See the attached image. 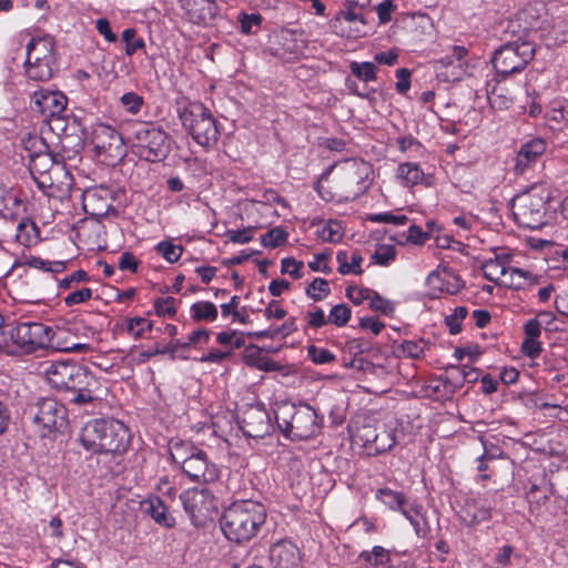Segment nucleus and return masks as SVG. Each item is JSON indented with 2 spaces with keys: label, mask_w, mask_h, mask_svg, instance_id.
Listing matches in <instances>:
<instances>
[{
  "label": "nucleus",
  "mask_w": 568,
  "mask_h": 568,
  "mask_svg": "<svg viewBox=\"0 0 568 568\" xmlns=\"http://www.w3.org/2000/svg\"><path fill=\"white\" fill-rule=\"evenodd\" d=\"M427 343L420 341H404L398 347L397 352L400 356H405L413 359H418L425 356V348Z\"/></svg>",
  "instance_id": "a19ab883"
},
{
  "label": "nucleus",
  "mask_w": 568,
  "mask_h": 568,
  "mask_svg": "<svg viewBox=\"0 0 568 568\" xmlns=\"http://www.w3.org/2000/svg\"><path fill=\"white\" fill-rule=\"evenodd\" d=\"M144 510L153 520L166 528L173 527L175 524L174 517L168 511V507L159 497H151L143 503Z\"/></svg>",
  "instance_id": "cd10ccee"
},
{
  "label": "nucleus",
  "mask_w": 568,
  "mask_h": 568,
  "mask_svg": "<svg viewBox=\"0 0 568 568\" xmlns=\"http://www.w3.org/2000/svg\"><path fill=\"white\" fill-rule=\"evenodd\" d=\"M317 235L323 242L336 243L343 237L342 226L337 221L329 220L317 231Z\"/></svg>",
  "instance_id": "a18cd8bd"
},
{
  "label": "nucleus",
  "mask_w": 568,
  "mask_h": 568,
  "mask_svg": "<svg viewBox=\"0 0 568 568\" xmlns=\"http://www.w3.org/2000/svg\"><path fill=\"white\" fill-rule=\"evenodd\" d=\"M428 295L438 298L442 294H457L463 287L460 277L446 267H437L426 278Z\"/></svg>",
  "instance_id": "a211bd4d"
},
{
  "label": "nucleus",
  "mask_w": 568,
  "mask_h": 568,
  "mask_svg": "<svg viewBox=\"0 0 568 568\" xmlns=\"http://www.w3.org/2000/svg\"><path fill=\"white\" fill-rule=\"evenodd\" d=\"M33 110L43 118L62 115L67 109L68 99L60 91L41 89L33 94Z\"/></svg>",
  "instance_id": "412c9836"
},
{
  "label": "nucleus",
  "mask_w": 568,
  "mask_h": 568,
  "mask_svg": "<svg viewBox=\"0 0 568 568\" xmlns=\"http://www.w3.org/2000/svg\"><path fill=\"white\" fill-rule=\"evenodd\" d=\"M268 558L271 564L278 568H294L302 561L298 547L288 539H281L270 548Z\"/></svg>",
  "instance_id": "4be33fe9"
},
{
  "label": "nucleus",
  "mask_w": 568,
  "mask_h": 568,
  "mask_svg": "<svg viewBox=\"0 0 568 568\" xmlns=\"http://www.w3.org/2000/svg\"><path fill=\"white\" fill-rule=\"evenodd\" d=\"M305 321L307 328L312 329H320L329 323L328 316L318 306H314L313 310L305 313Z\"/></svg>",
  "instance_id": "864d4df0"
},
{
  "label": "nucleus",
  "mask_w": 568,
  "mask_h": 568,
  "mask_svg": "<svg viewBox=\"0 0 568 568\" xmlns=\"http://www.w3.org/2000/svg\"><path fill=\"white\" fill-rule=\"evenodd\" d=\"M547 149V142L541 138H534L524 142L515 158L514 171L516 174H525L541 159Z\"/></svg>",
  "instance_id": "aec40b11"
},
{
  "label": "nucleus",
  "mask_w": 568,
  "mask_h": 568,
  "mask_svg": "<svg viewBox=\"0 0 568 568\" xmlns=\"http://www.w3.org/2000/svg\"><path fill=\"white\" fill-rule=\"evenodd\" d=\"M361 18H363V16L359 9L347 8L345 10H341L333 22V28L335 31H338L341 28H344L345 26L353 23L354 20H358Z\"/></svg>",
  "instance_id": "5fc2aeb1"
},
{
  "label": "nucleus",
  "mask_w": 568,
  "mask_h": 568,
  "mask_svg": "<svg viewBox=\"0 0 568 568\" xmlns=\"http://www.w3.org/2000/svg\"><path fill=\"white\" fill-rule=\"evenodd\" d=\"M34 426L38 427L41 436H47L53 430L67 426V409L64 405L51 397L39 398L28 408Z\"/></svg>",
  "instance_id": "9d476101"
},
{
  "label": "nucleus",
  "mask_w": 568,
  "mask_h": 568,
  "mask_svg": "<svg viewBox=\"0 0 568 568\" xmlns=\"http://www.w3.org/2000/svg\"><path fill=\"white\" fill-rule=\"evenodd\" d=\"M91 142L99 154H104L111 158H119L123 155L122 136L110 125H95L92 132Z\"/></svg>",
  "instance_id": "f3484780"
},
{
  "label": "nucleus",
  "mask_w": 568,
  "mask_h": 568,
  "mask_svg": "<svg viewBox=\"0 0 568 568\" xmlns=\"http://www.w3.org/2000/svg\"><path fill=\"white\" fill-rule=\"evenodd\" d=\"M64 398L70 405L84 407L100 403L103 388L100 378L85 365H80Z\"/></svg>",
  "instance_id": "6e6552de"
},
{
  "label": "nucleus",
  "mask_w": 568,
  "mask_h": 568,
  "mask_svg": "<svg viewBox=\"0 0 568 568\" xmlns=\"http://www.w3.org/2000/svg\"><path fill=\"white\" fill-rule=\"evenodd\" d=\"M304 267V263L301 261H296L293 257H285L281 262V271L282 273L288 274L293 278H301L303 274L301 273Z\"/></svg>",
  "instance_id": "69168bd1"
},
{
  "label": "nucleus",
  "mask_w": 568,
  "mask_h": 568,
  "mask_svg": "<svg viewBox=\"0 0 568 568\" xmlns=\"http://www.w3.org/2000/svg\"><path fill=\"white\" fill-rule=\"evenodd\" d=\"M532 54L534 49L528 43L506 44L495 51L491 63L495 71H521Z\"/></svg>",
  "instance_id": "f8f14e48"
},
{
  "label": "nucleus",
  "mask_w": 568,
  "mask_h": 568,
  "mask_svg": "<svg viewBox=\"0 0 568 568\" xmlns=\"http://www.w3.org/2000/svg\"><path fill=\"white\" fill-rule=\"evenodd\" d=\"M375 498L393 511H399L407 505V497L403 491L393 490L388 487L377 489Z\"/></svg>",
  "instance_id": "2f4dec72"
},
{
  "label": "nucleus",
  "mask_w": 568,
  "mask_h": 568,
  "mask_svg": "<svg viewBox=\"0 0 568 568\" xmlns=\"http://www.w3.org/2000/svg\"><path fill=\"white\" fill-rule=\"evenodd\" d=\"M368 306L373 312L379 313L384 316L392 317L395 313V303L385 298L376 291H373L371 294Z\"/></svg>",
  "instance_id": "58836bf2"
},
{
  "label": "nucleus",
  "mask_w": 568,
  "mask_h": 568,
  "mask_svg": "<svg viewBox=\"0 0 568 568\" xmlns=\"http://www.w3.org/2000/svg\"><path fill=\"white\" fill-rule=\"evenodd\" d=\"M373 290L366 287L348 286L346 297L355 305H361L365 301L369 302Z\"/></svg>",
  "instance_id": "680f3d73"
},
{
  "label": "nucleus",
  "mask_w": 568,
  "mask_h": 568,
  "mask_svg": "<svg viewBox=\"0 0 568 568\" xmlns=\"http://www.w3.org/2000/svg\"><path fill=\"white\" fill-rule=\"evenodd\" d=\"M351 316V308L346 304L341 303L332 307L328 314V321L337 327H343L348 323Z\"/></svg>",
  "instance_id": "3c124183"
},
{
  "label": "nucleus",
  "mask_w": 568,
  "mask_h": 568,
  "mask_svg": "<svg viewBox=\"0 0 568 568\" xmlns=\"http://www.w3.org/2000/svg\"><path fill=\"white\" fill-rule=\"evenodd\" d=\"M129 139L133 153L144 161L159 162L170 153L169 135L155 123H134L130 128Z\"/></svg>",
  "instance_id": "39448f33"
},
{
  "label": "nucleus",
  "mask_w": 568,
  "mask_h": 568,
  "mask_svg": "<svg viewBox=\"0 0 568 568\" xmlns=\"http://www.w3.org/2000/svg\"><path fill=\"white\" fill-rule=\"evenodd\" d=\"M169 453L172 463L192 481L213 483L220 476L219 468L209 459L207 454L187 442L171 440Z\"/></svg>",
  "instance_id": "20e7f679"
},
{
  "label": "nucleus",
  "mask_w": 568,
  "mask_h": 568,
  "mask_svg": "<svg viewBox=\"0 0 568 568\" xmlns=\"http://www.w3.org/2000/svg\"><path fill=\"white\" fill-rule=\"evenodd\" d=\"M478 59L470 55L463 45H454L445 57L438 60V68L442 69H476Z\"/></svg>",
  "instance_id": "393cba45"
},
{
  "label": "nucleus",
  "mask_w": 568,
  "mask_h": 568,
  "mask_svg": "<svg viewBox=\"0 0 568 568\" xmlns=\"http://www.w3.org/2000/svg\"><path fill=\"white\" fill-rule=\"evenodd\" d=\"M80 365L74 361L52 362L45 366L43 374L52 388L65 395Z\"/></svg>",
  "instance_id": "6ab92c4d"
},
{
  "label": "nucleus",
  "mask_w": 568,
  "mask_h": 568,
  "mask_svg": "<svg viewBox=\"0 0 568 568\" xmlns=\"http://www.w3.org/2000/svg\"><path fill=\"white\" fill-rule=\"evenodd\" d=\"M189 346L186 342H181L180 339H173L169 344H166L163 348H161V354H169L172 359L179 357L186 359L187 357L182 353L187 351Z\"/></svg>",
  "instance_id": "e2e57ef3"
},
{
  "label": "nucleus",
  "mask_w": 568,
  "mask_h": 568,
  "mask_svg": "<svg viewBox=\"0 0 568 568\" xmlns=\"http://www.w3.org/2000/svg\"><path fill=\"white\" fill-rule=\"evenodd\" d=\"M296 331H297L296 318L290 317L280 326L270 327L267 329L257 331V332H251V333H248V336L253 337L255 339H263V338L276 339L278 337L285 338Z\"/></svg>",
  "instance_id": "c85d7f7f"
},
{
  "label": "nucleus",
  "mask_w": 568,
  "mask_h": 568,
  "mask_svg": "<svg viewBox=\"0 0 568 568\" xmlns=\"http://www.w3.org/2000/svg\"><path fill=\"white\" fill-rule=\"evenodd\" d=\"M399 513L410 523L418 537L425 538L428 535L430 528L422 505H406Z\"/></svg>",
  "instance_id": "bb28decb"
},
{
  "label": "nucleus",
  "mask_w": 568,
  "mask_h": 568,
  "mask_svg": "<svg viewBox=\"0 0 568 568\" xmlns=\"http://www.w3.org/2000/svg\"><path fill=\"white\" fill-rule=\"evenodd\" d=\"M39 236L38 227L29 219H22L16 226L14 240L22 246L29 247L37 243Z\"/></svg>",
  "instance_id": "7c9ffc66"
},
{
  "label": "nucleus",
  "mask_w": 568,
  "mask_h": 568,
  "mask_svg": "<svg viewBox=\"0 0 568 568\" xmlns=\"http://www.w3.org/2000/svg\"><path fill=\"white\" fill-rule=\"evenodd\" d=\"M92 294L93 292L89 287H77L63 298V302L67 306L78 305L89 301L92 297Z\"/></svg>",
  "instance_id": "bf43d9fd"
},
{
  "label": "nucleus",
  "mask_w": 568,
  "mask_h": 568,
  "mask_svg": "<svg viewBox=\"0 0 568 568\" xmlns=\"http://www.w3.org/2000/svg\"><path fill=\"white\" fill-rule=\"evenodd\" d=\"M307 356L318 365L329 364L335 361V355L327 348H321L315 345L307 347Z\"/></svg>",
  "instance_id": "6e6d98bb"
},
{
  "label": "nucleus",
  "mask_w": 568,
  "mask_h": 568,
  "mask_svg": "<svg viewBox=\"0 0 568 568\" xmlns=\"http://www.w3.org/2000/svg\"><path fill=\"white\" fill-rule=\"evenodd\" d=\"M368 172L369 165L367 163L363 162L361 164H353L347 178L349 184H356V187L351 191L353 199L358 197L367 190L368 184L366 183V180L368 178Z\"/></svg>",
  "instance_id": "c756f323"
},
{
  "label": "nucleus",
  "mask_w": 568,
  "mask_h": 568,
  "mask_svg": "<svg viewBox=\"0 0 568 568\" xmlns=\"http://www.w3.org/2000/svg\"><path fill=\"white\" fill-rule=\"evenodd\" d=\"M275 420L280 432L286 438L305 440L320 432L322 419L307 404L282 403L275 409Z\"/></svg>",
  "instance_id": "7ed1b4c3"
},
{
  "label": "nucleus",
  "mask_w": 568,
  "mask_h": 568,
  "mask_svg": "<svg viewBox=\"0 0 568 568\" xmlns=\"http://www.w3.org/2000/svg\"><path fill=\"white\" fill-rule=\"evenodd\" d=\"M497 504V491L470 494L463 499L457 514L466 526L473 527L489 520Z\"/></svg>",
  "instance_id": "9b49d317"
},
{
  "label": "nucleus",
  "mask_w": 568,
  "mask_h": 568,
  "mask_svg": "<svg viewBox=\"0 0 568 568\" xmlns=\"http://www.w3.org/2000/svg\"><path fill=\"white\" fill-rule=\"evenodd\" d=\"M154 307L159 316L173 317L176 314L175 300L173 297L158 298L154 302Z\"/></svg>",
  "instance_id": "338daca9"
},
{
  "label": "nucleus",
  "mask_w": 568,
  "mask_h": 568,
  "mask_svg": "<svg viewBox=\"0 0 568 568\" xmlns=\"http://www.w3.org/2000/svg\"><path fill=\"white\" fill-rule=\"evenodd\" d=\"M178 114L182 126L201 146H210L219 139V129L211 111L201 102L179 104Z\"/></svg>",
  "instance_id": "423d86ee"
},
{
  "label": "nucleus",
  "mask_w": 568,
  "mask_h": 568,
  "mask_svg": "<svg viewBox=\"0 0 568 568\" xmlns=\"http://www.w3.org/2000/svg\"><path fill=\"white\" fill-rule=\"evenodd\" d=\"M54 40L49 34L33 37L27 45L26 63L29 67L38 69H48L52 71L54 68Z\"/></svg>",
  "instance_id": "2eb2a0df"
},
{
  "label": "nucleus",
  "mask_w": 568,
  "mask_h": 568,
  "mask_svg": "<svg viewBox=\"0 0 568 568\" xmlns=\"http://www.w3.org/2000/svg\"><path fill=\"white\" fill-rule=\"evenodd\" d=\"M376 73H348L345 85L351 93L368 98L376 91Z\"/></svg>",
  "instance_id": "a878e982"
},
{
  "label": "nucleus",
  "mask_w": 568,
  "mask_h": 568,
  "mask_svg": "<svg viewBox=\"0 0 568 568\" xmlns=\"http://www.w3.org/2000/svg\"><path fill=\"white\" fill-rule=\"evenodd\" d=\"M79 440L92 454H122L130 444L128 427L112 418L92 419L81 428Z\"/></svg>",
  "instance_id": "f03ea898"
},
{
  "label": "nucleus",
  "mask_w": 568,
  "mask_h": 568,
  "mask_svg": "<svg viewBox=\"0 0 568 568\" xmlns=\"http://www.w3.org/2000/svg\"><path fill=\"white\" fill-rule=\"evenodd\" d=\"M111 192L106 187L88 190L83 194V210L94 217H104L112 209Z\"/></svg>",
  "instance_id": "5701e85b"
},
{
  "label": "nucleus",
  "mask_w": 568,
  "mask_h": 568,
  "mask_svg": "<svg viewBox=\"0 0 568 568\" xmlns=\"http://www.w3.org/2000/svg\"><path fill=\"white\" fill-rule=\"evenodd\" d=\"M62 170L59 162L48 152H34L29 154V171L40 190L54 185V175Z\"/></svg>",
  "instance_id": "ddd939ff"
},
{
  "label": "nucleus",
  "mask_w": 568,
  "mask_h": 568,
  "mask_svg": "<svg viewBox=\"0 0 568 568\" xmlns=\"http://www.w3.org/2000/svg\"><path fill=\"white\" fill-rule=\"evenodd\" d=\"M8 335L11 345H7L8 353L23 352L30 354L40 348L53 346V329L39 322H23L10 328Z\"/></svg>",
  "instance_id": "0eeeda50"
},
{
  "label": "nucleus",
  "mask_w": 568,
  "mask_h": 568,
  "mask_svg": "<svg viewBox=\"0 0 568 568\" xmlns=\"http://www.w3.org/2000/svg\"><path fill=\"white\" fill-rule=\"evenodd\" d=\"M468 310L465 306H457L452 314L445 318V324L452 335H456L462 331V322L466 318Z\"/></svg>",
  "instance_id": "603ef678"
},
{
  "label": "nucleus",
  "mask_w": 568,
  "mask_h": 568,
  "mask_svg": "<svg viewBox=\"0 0 568 568\" xmlns=\"http://www.w3.org/2000/svg\"><path fill=\"white\" fill-rule=\"evenodd\" d=\"M191 317L195 322H214L217 318V307L207 301H200L192 304L191 308Z\"/></svg>",
  "instance_id": "c9c22d12"
},
{
  "label": "nucleus",
  "mask_w": 568,
  "mask_h": 568,
  "mask_svg": "<svg viewBox=\"0 0 568 568\" xmlns=\"http://www.w3.org/2000/svg\"><path fill=\"white\" fill-rule=\"evenodd\" d=\"M361 558L371 568H387L393 564L389 551L382 546H375L371 551H363Z\"/></svg>",
  "instance_id": "72a5a7b5"
},
{
  "label": "nucleus",
  "mask_w": 568,
  "mask_h": 568,
  "mask_svg": "<svg viewBox=\"0 0 568 568\" xmlns=\"http://www.w3.org/2000/svg\"><path fill=\"white\" fill-rule=\"evenodd\" d=\"M508 275V285L515 290H523L526 286H532L539 283V276L523 268L509 267Z\"/></svg>",
  "instance_id": "f704fd0d"
},
{
  "label": "nucleus",
  "mask_w": 568,
  "mask_h": 568,
  "mask_svg": "<svg viewBox=\"0 0 568 568\" xmlns=\"http://www.w3.org/2000/svg\"><path fill=\"white\" fill-rule=\"evenodd\" d=\"M376 264L387 266L396 257V248L393 245H378L373 254Z\"/></svg>",
  "instance_id": "4d7b16f0"
},
{
  "label": "nucleus",
  "mask_w": 568,
  "mask_h": 568,
  "mask_svg": "<svg viewBox=\"0 0 568 568\" xmlns=\"http://www.w3.org/2000/svg\"><path fill=\"white\" fill-rule=\"evenodd\" d=\"M348 260H349V256H348V253L346 251H338L337 254H336V261L338 263V267H337V271L339 274L342 275H346V274H349V273H353V274H361L363 272L362 267H361V263L363 262V257L359 253L357 252H354L352 254V260H353V266H351L348 264Z\"/></svg>",
  "instance_id": "e433bc0d"
},
{
  "label": "nucleus",
  "mask_w": 568,
  "mask_h": 568,
  "mask_svg": "<svg viewBox=\"0 0 568 568\" xmlns=\"http://www.w3.org/2000/svg\"><path fill=\"white\" fill-rule=\"evenodd\" d=\"M155 251L169 263H175L180 260L183 253V247L172 243L171 241H162L156 244Z\"/></svg>",
  "instance_id": "49530a36"
},
{
  "label": "nucleus",
  "mask_w": 568,
  "mask_h": 568,
  "mask_svg": "<svg viewBox=\"0 0 568 568\" xmlns=\"http://www.w3.org/2000/svg\"><path fill=\"white\" fill-rule=\"evenodd\" d=\"M305 293L314 302H321L331 294L329 283L325 278L316 277L306 286Z\"/></svg>",
  "instance_id": "4c0bfd02"
},
{
  "label": "nucleus",
  "mask_w": 568,
  "mask_h": 568,
  "mask_svg": "<svg viewBox=\"0 0 568 568\" xmlns=\"http://www.w3.org/2000/svg\"><path fill=\"white\" fill-rule=\"evenodd\" d=\"M263 504L245 499L232 503L220 519L223 535L232 542L242 545L257 536L266 521Z\"/></svg>",
  "instance_id": "f257e3e1"
},
{
  "label": "nucleus",
  "mask_w": 568,
  "mask_h": 568,
  "mask_svg": "<svg viewBox=\"0 0 568 568\" xmlns=\"http://www.w3.org/2000/svg\"><path fill=\"white\" fill-rule=\"evenodd\" d=\"M509 267H506L498 258L488 260L483 265L485 277L490 282H497L501 276L508 275Z\"/></svg>",
  "instance_id": "de8ad7c7"
},
{
  "label": "nucleus",
  "mask_w": 568,
  "mask_h": 568,
  "mask_svg": "<svg viewBox=\"0 0 568 568\" xmlns=\"http://www.w3.org/2000/svg\"><path fill=\"white\" fill-rule=\"evenodd\" d=\"M240 427L246 437L264 438L273 430L271 416L262 405L248 406L242 415Z\"/></svg>",
  "instance_id": "4468645a"
},
{
  "label": "nucleus",
  "mask_w": 568,
  "mask_h": 568,
  "mask_svg": "<svg viewBox=\"0 0 568 568\" xmlns=\"http://www.w3.org/2000/svg\"><path fill=\"white\" fill-rule=\"evenodd\" d=\"M371 27L366 23L364 18H361L358 20H354L353 23H349L345 26L344 28H341V30L336 31L343 37L352 38V39H358L362 37H365L369 33Z\"/></svg>",
  "instance_id": "c03bdc74"
},
{
  "label": "nucleus",
  "mask_w": 568,
  "mask_h": 568,
  "mask_svg": "<svg viewBox=\"0 0 568 568\" xmlns=\"http://www.w3.org/2000/svg\"><path fill=\"white\" fill-rule=\"evenodd\" d=\"M265 358L262 354V348L256 345L247 346L244 351L243 359L248 366L258 368Z\"/></svg>",
  "instance_id": "0e129e2a"
},
{
  "label": "nucleus",
  "mask_w": 568,
  "mask_h": 568,
  "mask_svg": "<svg viewBox=\"0 0 568 568\" xmlns=\"http://www.w3.org/2000/svg\"><path fill=\"white\" fill-rule=\"evenodd\" d=\"M180 2L187 19L193 23L206 24L217 13L214 0H181Z\"/></svg>",
  "instance_id": "b1692460"
},
{
  "label": "nucleus",
  "mask_w": 568,
  "mask_h": 568,
  "mask_svg": "<svg viewBox=\"0 0 568 568\" xmlns=\"http://www.w3.org/2000/svg\"><path fill=\"white\" fill-rule=\"evenodd\" d=\"M263 18L257 13H240L239 14V23L241 27V31L245 34L256 33L262 24Z\"/></svg>",
  "instance_id": "8fccbe9b"
},
{
  "label": "nucleus",
  "mask_w": 568,
  "mask_h": 568,
  "mask_svg": "<svg viewBox=\"0 0 568 568\" xmlns=\"http://www.w3.org/2000/svg\"><path fill=\"white\" fill-rule=\"evenodd\" d=\"M517 23L524 33L534 30L538 24L537 10L534 7H527L516 14L513 24Z\"/></svg>",
  "instance_id": "ea45409f"
},
{
  "label": "nucleus",
  "mask_w": 568,
  "mask_h": 568,
  "mask_svg": "<svg viewBox=\"0 0 568 568\" xmlns=\"http://www.w3.org/2000/svg\"><path fill=\"white\" fill-rule=\"evenodd\" d=\"M287 232L276 226L261 236V243L265 247L274 248L283 245L287 241Z\"/></svg>",
  "instance_id": "09e8293b"
},
{
  "label": "nucleus",
  "mask_w": 568,
  "mask_h": 568,
  "mask_svg": "<svg viewBox=\"0 0 568 568\" xmlns=\"http://www.w3.org/2000/svg\"><path fill=\"white\" fill-rule=\"evenodd\" d=\"M377 433L378 429L375 426L365 424L357 428L355 437L364 447L368 448L373 447V444L377 438Z\"/></svg>",
  "instance_id": "13d9d810"
},
{
  "label": "nucleus",
  "mask_w": 568,
  "mask_h": 568,
  "mask_svg": "<svg viewBox=\"0 0 568 568\" xmlns=\"http://www.w3.org/2000/svg\"><path fill=\"white\" fill-rule=\"evenodd\" d=\"M547 118L555 122L568 121V103L565 105L561 101L551 102Z\"/></svg>",
  "instance_id": "774afa93"
},
{
  "label": "nucleus",
  "mask_w": 568,
  "mask_h": 568,
  "mask_svg": "<svg viewBox=\"0 0 568 568\" xmlns=\"http://www.w3.org/2000/svg\"><path fill=\"white\" fill-rule=\"evenodd\" d=\"M180 500L194 525H197L199 520L209 516L214 508L213 496L207 489H186L180 494Z\"/></svg>",
  "instance_id": "dca6fc26"
},
{
  "label": "nucleus",
  "mask_w": 568,
  "mask_h": 568,
  "mask_svg": "<svg viewBox=\"0 0 568 568\" xmlns=\"http://www.w3.org/2000/svg\"><path fill=\"white\" fill-rule=\"evenodd\" d=\"M510 210L516 223L521 227L537 230L545 223L546 200L535 187L515 196Z\"/></svg>",
  "instance_id": "1a4fd4ad"
},
{
  "label": "nucleus",
  "mask_w": 568,
  "mask_h": 568,
  "mask_svg": "<svg viewBox=\"0 0 568 568\" xmlns=\"http://www.w3.org/2000/svg\"><path fill=\"white\" fill-rule=\"evenodd\" d=\"M396 444V437L393 429L381 428L377 433V438L373 444V449L376 454H384L390 450Z\"/></svg>",
  "instance_id": "37998d69"
},
{
  "label": "nucleus",
  "mask_w": 568,
  "mask_h": 568,
  "mask_svg": "<svg viewBox=\"0 0 568 568\" xmlns=\"http://www.w3.org/2000/svg\"><path fill=\"white\" fill-rule=\"evenodd\" d=\"M397 178L406 187L415 186L423 182L425 174L416 163H402L397 169Z\"/></svg>",
  "instance_id": "473e14b6"
},
{
  "label": "nucleus",
  "mask_w": 568,
  "mask_h": 568,
  "mask_svg": "<svg viewBox=\"0 0 568 568\" xmlns=\"http://www.w3.org/2000/svg\"><path fill=\"white\" fill-rule=\"evenodd\" d=\"M550 313L540 312L536 318L528 320L524 325L525 338L539 339L541 334V324L538 317L550 316Z\"/></svg>",
  "instance_id": "052dcab7"
},
{
  "label": "nucleus",
  "mask_w": 568,
  "mask_h": 568,
  "mask_svg": "<svg viewBox=\"0 0 568 568\" xmlns=\"http://www.w3.org/2000/svg\"><path fill=\"white\" fill-rule=\"evenodd\" d=\"M153 323L144 317H132L126 321L125 331L134 339L143 337L145 332H151Z\"/></svg>",
  "instance_id": "79ce46f5"
}]
</instances>
